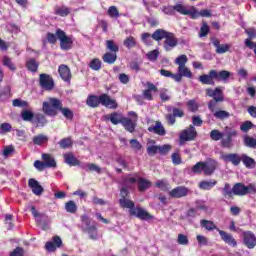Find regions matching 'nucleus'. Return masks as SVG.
Listing matches in <instances>:
<instances>
[{
	"instance_id": "obj_14",
	"label": "nucleus",
	"mask_w": 256,
	"mask_h": 256,
	"mask_svg": "<svg viewBox=\"0 0 256 256\" xmlns=\"http://www.w3.org/2000/svg\"><path fill=\"white\" fill-rule=\"evenodd\" d=\"M242 239L245 247L247 249H255L256 247V236L252 231L242 232Z\"/></svg>"
},
{
	"instance_id": "obj_36",
	"label": "nucleus",
	"mask_w": 256,
	"mask_h": 256,
	"mask_svg": "<svg viewBox=\"0 0 256 256\" xmlns=\"http://www.w3.org/2000/svg\"><path fill=\"white\" fill-rule=\"evenodd\" d=\"M200 225L201 227H203L204 229H206V231H219L220 229L215 225V223H213V221L210 220H201L200 221Z\"/></svg>"
},
{
	"instance_id": "obj_26",
	"label": "nucleus",
	"mask_w": 256,
	"mask_h": 256,
	"mask_svg": "<svg viewBox=\"0 0 256 256\" xmlns=\"http://www.w3.org/2000/svg\"><path fill=\"white\" fill-rule=\"evenodd\" d=\"M128 133H134L137 128V121L124 117L121 124Z\"/></svg>"
},
{
	"instance_id": "obj_29",
	"label": "nucleus",
	"mask_w": 256,
	"mask_h": 256,
	"mask_svg": "<svg viewBox=\"0 0 256 256\" xmlns=\"http://www.w3.org/2000/svg\"><path fill=\"white\" fill-rule=\"evenodd\" d=\"M86 105H88V107H92L93 109L99 107V105H101V95H89L86 100Z\"/></svg>"
},
{
	"instance_id": "obj_39",
	"label": "nucleus",
	"mask_w": 256,
	"mask_h": 256,
	"mask_svg": "<svg viewBox=\"0 0 256 256\" xmlns=\"http://www.w3.org/2000/svg\"><path fill=\"white\" fill-rule=\"evenodd\" d=\"M151 187V181L145 179V178H138V190L140 192L147 191Z\"/></svg>"
},
{
	"instance_id": "obj_51",
	"label": "nucleus",
	"mask_w": 256,
	"mask_h": 256,
	"mask_svg": "<svg viewBox=\"0 0 256 256\" xmlns=\"http://www.w3.org/2000/svg\"><path fill=\"white\" fill-rule=\"evenodd\" d=\"M2 63L4 65V67H7L8 69H10V71H16V67L15 64L13 63V60H11V58H9L8 56H4L2 59Z\"/></svg>"
},
{
	"instance_id": "obj_13",
	"label": "nucleus",
	"mask_w": 256,
	"mask_h": 256,
	"mask_svg": "<svg viewBox=\"0 0 256 256\" xmlns=\"http://www.w3.org/2000/svg\"><path fill=\"white\" fill-rule=\"evenodd\" d=\"M191 193V190L185 186H177L173 188L169 193V197L172 199H182V197H187Z\"/></svg>"
},
{
	"instance_id": "obj_28",
	"label": "nucleus",
	"mask_w": 256,
	"mask_h": 256,
	"mask_svg": "<svg viewBox=\"0 0 256 256\" xmlns=\"http://www.w3.org/2000/svg\"><path fill=\"white\" fill-rule=\"evenodd\" d=\"M150 133H155L156 135H160V137H165L167 135V131L161 122H156L155 126H151L148 128Z\"/></svg>"
},
{
	"instance_id": "obj_15",
	"label": "nucleus",
	"mask_w": 256,
	"mask_h": 256,
	"mask_svg": "<svg viewBox=\"0 0 256 256\" xmlns=\"http://www.w3.org/2000/svg\"><path fill=\"white\" fill-rule=\"evenodd\" d=\"M178 73L174 76V81L177 83H181L183 77H186L187 79H193V72L187 66H181L177 69Z\"/></svg>"
},
{
	"instance_id": "obj_61",
	"label": "nucleus",
	"mask_w": 256,
	"mask_h": 256,
	"mask_svg": "<svg viewBox=\"0 0 256 256\" xmlns=\"http://www.w3.org/2000/svg\"><path fill=\"white\" fill-rule=\"evenodd\" d=\"M89 67L93 69V71H99V69H101V60L95 58L93 59L90 64Z\"/></svg>"
},
{
	"instance_id": "obj_7",
	"label": "nucleus",
	"mask_w": 256,
	"mask_h": 256,
	"mask_svg": "<svg viewBox=\"0 0 256 256\" xmlns=\"http://www.w3.org/2000/svg\"><path fill=\"white\" fill-rule=\"evenodd\" d=\"M195 139H197V129L193 125L182 130L179 136L180 145H183L187 141H195Z\"/></svg>"
},
{
	"instance_id": "obj_43",
	"label": "nucleus",
	"mask_w": 256,
	"mask_h": 256,
	"mask_svg": "<svg viewBox=\"0 0 256 256\" xmlns=\"http://www.w3.org/2000/svg\"><path fill=\"white\" fill-rule=\"evenodd\" d=\"M81 221H82V230L85 232L88 229H91V227H94L95 225H91V218L87 215H82L81 216Z\"/></svg>"
},
{
	"instance_id": "obj_57",
	"label": "nucleus",
	"mask_w": 256,
	"mask_h": 256,
	"mask_svg": "<svg viewBox=\"0 0 256 256\" xmlns=\"http://www.w3.org/2000/svg\"><path fill=\"white\" fill-rule=\"evenodd\" d=\"M146 57L149 61H151L152 63H155V61H157V59H159V50H153L150 51L146 54Z\"/></svg>"
},
{
	"instance_id": "obj_41",
	"label": "nucleus",
	"mask_w": 256,
	"mask_h": 256,
	"mask_svg": "<svg viewBox=\"0 0 256 256\" xmlns=\"http://www.w3.org/2000/svg\"><path fill=\"white\" fill-rule=\"evenodd\" d=\"M102 59H103L104 63H108V65H113V63H115L117 61V54L107 52L102 56Z\"/></svg>"
},
{
	"instance_id": "obj_53",
	"label": "nucleus",
	"mask_w": 256,
	"mask_h": 256,
	"mask_svg": "<svg viewBox=\"0 0 256 256\" xmlns=\"http://www.w3.org/2000/svg\"><path fill=\"white\" fill-rule=\"evenodd\" d=\"M13 107H20L22 109H29V102L22 99H14L12 102Z\"/></svg>"
},
{
	"instance_id": "obj_35",
	"label": "nucleus",
	"mask_w": 256,
	"mask_h": 256,
	"mask_svg": "<svg viewBox=\"0 0 256 256\" xmlns=\"http://www.w3.org/2000/svg\"><path fill=\"white\" fill-rule=\"evenodd\" d=\"M168 35H169V31L163 30V29H157L152 34V39H154V41H163V39H165Z\"/></svg>"
},
{
	"instance_id": "obj_48",
	"label": "nucleus",
	"mask_w": 256,
	"mask_h": 256,
	"mask_svg": "<svg viewBox=\"0 0 256 256\" xmlns=\"http://www.w3.org/2000/svg\"><path fill=\"white\" fill-rule=\"evenodd\" d=\"M123 45L127 49H133V47L137 46V40H135V37L129 36L124 40Z\"/></svg>"
},
{
	"instance_id": "obj_5",
	"label": "nucleus",
	"mask_w": 256,
	"mask_h": 256,
	"mask_svg": "<svg viewBox=\"0 0 256 256\" xmlns=\"http://www.w3.org/2000/svg\"><path fill=\"white\" fill-rule=\"evenodd\" d=\"M56 36L60 41V48L62 51H69V49L73 47V38L71 36H67L65 31L57 29Z\"/></svg>"
},
{
	"instance_id": "obj_33",
	"label": "nucleus",
	"mask_w": 256,
	"mask_h": 256,
	"mask_svg": "<svg viewBox=\"0 0 256 256\" xmlns=\"http://www.w3.org/2000/svg\"><path fill=\"white\" fill-rule=\"evenodd\" d=\"M219 191H221L225 199H233L234 192L231 184L225 183L223 188H219Z\"/></svg>"
},
{
	"instance_id": "obj_30",
	"label": "nucleus",
	"mask_w": 256,
	"mask_h": 256,
	"mask_svg": "<svg viewBox=\"0 0 256 256\" xmlns=\"http://www.w3.org/2000/svg\"><path fill=\"white\" fill-rule=\"evenodd\" d=\"M64 161L67 163V165H70V167H77V165H80L79 159L73 155V153H66L64 154Z\"/></svg>"
},
{
	"instance_id": "obj_62",
	"label": "nucleus",
	"mask_w": 256,
	"mask_h": 256,
	"mask_svg": "<svg viewBox=\"0 0 256 256\" xmlns=\"http://www.w3.org/2000/svg\"><path fill=\"white\" fill-rule=\"evenodd\" d=\"M84 233H88L90 239H97V226H92L88 230L84 231Z\"/></svg>"
},
{
	"instance_id": "obj_45",
	"label": "nucleus",
	"mask_w": 256,
	"mask_h": 256,
	"mask_svg": "<svg viewBox=\"0 0 256 256\" xmlns=\"http://www.w3.org/2000/svg\"><path fill=\"white\" fill-rule=\"evenodd\" d=\"M77 204L75 203V201L70 200L68 202L65 203V211L67 213H71V214H75L77 213Z\"/></svg>"
},
{
	"instance_id": "obj_22",
	"label": "nucleus",
	"mask_w": 256,
	"mask_h": 256,
	"mask_svg": "<svg viewBox=\"0 0 256 256\" xmlns=\"http://www.w3.org/2000/svg\"><path fill=\"white\" fill-rule=\"evenodd\" d=\"M218 233H219L222 241H224V243H226L227 245H230L231 247H237V240H235V238H233V235H231L223 230H218Z\"/></svg>"
},
{
	"instance_id": "obj_8",
	"label": "nucleus",
	"mask_w": 256,
	"mask_h": 256,
	"mask_svg": "<svg viewBox=\"0 0 256 256\" xmlns=\"http://www.w3.org/2000/svg\"><path fill=\"white\" fill-rule=\"evenodd\" d=\"M39 85L41 89H44V91H53V89H55V81L49 74H40Z\"/></svg>"
},
{
	"instance_id": "obj_50",
	"label": "nucleus",
	"mask_w": 256,
	"mask_h": 256,
	"mask_svg": "<svg viewBox=\"0 0 256 256\" xmlns=\"http://www.w3.org/2000/svg\"><path fill=\"white\" fill-rule=\"evenodd\" d=\"M34 117L38 127H45L47 125L48 121L44 114H36Z\"/></svg>"
},
{
	"instance_id": "obj_11",
	"label": "nucleus",
	"mask_w": 256,
	"mask_h": 256,
	"mask_svg": "<svg viewBox=\"0 0 256 256\" xmlns=\"http://www.w3.org/2000/svg\"><path fill=\"white\" fill-rule=\"evenodd\" d=\"M223 87L218 86L215 89L207 88L206 89V95L208 97H212L216 103H222V101H225V96L223 95Z\"/></svg>"
},
{
	"instance_id": "obj_18",
	"label": "nucleus",
	"mask_w": 256,
	"mask_h": 256,
	"mask_svg": "<svg viewBox=\"0 0 256 256\" xmlns=\"http://www.w3.org/2000/svg\"><path fill=\"white\" fill-rule=\"evenodd\" d=\"M61 245H63L61 237L54 236L52 241L46 242L45 249L46 251H49V253H53L54 251H57V247H61Z\"/></svg>"
},
{
	"instance_id": "obj_59",
	"label": "nucleus",
	"mask_w": 256,
	"mask_h": 256,
	"mask_svg": "<svg viewBox=\"0 0 256 256\" xmlns=\"http://www.w3.org/2000/svg\"><path fill=\"white\" fill-rule=\"evenodd\" d=\"M250 129H253L252 121H245L240 125V130H242L243 133H249Z\"/></svg>"
},
{
	"instance_id": "obj_64",
	"label": "nucleus",
	"mask_w": 256,
	"mask_h": 256,
	"mask_svg": "<svg viewBox=\"0 0 256 256\" xmlns=\"http://www.w3.org/2000/svg\"><path fill=\"white\" fill-rule=\"evenodd\" d=\"M10 256H25V250L21 247H16L11 253Z\"/></svg>"
},
{
	"instance_id": "obj_63",
	"label": "nucleus",
	"mask_w": 256,
	"mask_h": 256,
	"mask_svg": "<svg viewBox=\"0 0 256 256\" xmlns=\"http://www.w3.org/2000/svg\"><path fill=\"white\" fill-rule=\"evenodd\" d=\"M192 171H193L196 175H201V173H203V162H197V163L192 167Z\"/></svg>"
},
{
	"instance_id": "obj_4",
	"label": "nucleus",
	"mask_w": 256,
	"mask_h": 256,
	"mask_svg": "<svg viewBox=\"0 0 256 256\" xmlns=\"http://www.w3.org/2000/svg\"><path fill=\"white\" fill-rule=\"evenodd\" d=\"M119 203L120 207H122L123 209H129V214L133 217H137L142 221H149V219H153V216L149 214V212L141 207H135V202L128 198H120Z\"/></svg>"
},
{
	"instance_id": "obj_60",
	"label": "nucleus",
	"mask_w": 256,
	"mask_h": 256,
	"mask_svg": "<svg viewBox=\"0 0 256 256\" xmlns=\"http://www.w3.org/2000/svg\"><path fill=\"white\" fill-rule=\"evenodd\" d=\"M246 195H256V185L255 183H250L249 185H245Z\"/></svg>"
},
{
	"instance_id": "obj_23",
	"label": "nucleus",
	"mask_w": 256,
	"mask_h": 256,
	"mask_svg": "<svg viewBox=\"0 0 256 256\" xmlns=\"http://www.w3.org/2000/svg\"><path fill=\"white\" fill-rule=\"evenodd\" d=\"M28 187H30V189L32 190V193H34V195H42L43 194V186H41V184H39V182L33 178H30L28 181Z\"/></svg>"
},
{
	"instance_id": "obj_37",
	"label": "nucleus",
	"mask_w": 256,
	"mask_h": 256,
	"mask_svg": "<svg viewBox=\"0 0 256 256\" xmlns=\"http://www.w3.org/2000/svg\"><path fill=\"white\" fill-rule=\"evenodd\" d=\"M46 143H49V137L47 135L44 134H39L34 136L33 138V144L34 145H46Z\"/></svg>"
},
{
	"instance_id": "obj_32",
	"label": "nucleus",
	"mask_w": 256,
	"mask_h": 256,
	"mask_svg": "<svg viewBox=\"0 0 256 256\" xmlns=\"http://www.w3.org/2000/svg\"><path fill=\"white\" fill-rule=\"evenodd\" d=\"M71 13V8L62 5L54 7V15H59V17H67Z\"/></svg>"
},
{
	"instance_id": "obj_27",
	"label": "nucleus",
	"mask_w": 256,
	"mask_h": 256,
	"mask_svg": "<svg viewBox=\"0 0 256 256\" xmlns=\"http://www.w3.org/2000/svg\"><path fill=\"white\" fill-rule=\"evenodd\" d=\"M42 161L46 165V169H55L57 167V161L51 154H42Z\"/></svg>"
},
{
	"instance_id": "obj_42",
	"label": "nucleus",
	"mask_w": 256,
	"mask_h": 256,
	"mask_svg": "<svg viewBox=\"0 0 256 256\" xmlns=\"http://www.w3.org/2000/svg\"><path fill=\"white\" fill-rule=\"evenodd\" d=\"M243 141L246 147H250L251 149H256V138H253L249 135H244Z\"/></svg>"
},
{
	"instance_id": "obj_55",
	"label": "nucleus",
	"mask_w": 256,
	"mask_h": 256,
	"mask_svg": "<svg viewBox=\"0 0 256 256\" xmlns=\"http://www.w3.org/2000/svg\"><path fill=\"white\" fill-rule=\"evenodd\" d=\"M59 145L61 149H69V147H73V140H71V137L63 138L59 141Z\"/></svg>"
},
{
	"instance_id": "obj_25",
	"label": "nucleus",
	"mask_w": 256,
	"mask_h": 256,
	"mask_svg": "<svg viewBox=\"0 0 256 256\" xmlns=\"http://www.w3.org/2000/svg\"><path fill=\"white\" fill-rule=\"evenodd\" d=\"M215 169H217V162L215 160H209L203 162V173L204 175H211L215 173Z\"/></svg>"
},
{
	"instance_id": "obj_38",
	"label": "nucleus",
	"mask_w": 256,
	"mask_h": 256,
	"mask_svg": "<svg viewBox=\"0 0 256 256\" xmlns=\"http://www.w3.org/2000/svg\"><path fill=\"white\" fill-rule=\"evenodd\" d=\"M26 68L28 69V71H31V73H37V70L39 69V62H37L35 58H30L26 62Z\"/></svg>"
},
{
	"instance_id": "obj_20",
	"label": "nucleus",
	"mask_w": 256,
	"mask_h": 256,
	"mask_svg": "<svg viewBox=\"0 0 256 256\" xmlns=\"http://www.w3.org/2000/svg\"><path fill=\"white\" fill-rule=\"evenodd\" d=\"M211 43L216 48V53L218 55H223V53H227V51L231 49V44H221V42L217 38H212Z\"/></svg>"
},
{
	"instance_id": "obj_3",
	"label": "nucleus",
	"mask_w": 256,
	"mask_h": 256,
	"mask_svg": "<svg viewBox=\"0 0 256 256\" xmlns=\"http://www.w3.org/2000/svg\"><path fill=\"white\" fill-rule=\"evenodd\" d=\"M231 75H233V73L227 70L217 71L212 69L208 72V74L200 75L198 81L202 83V85H215V81L217 83H229Z\"/></svg>"
},
{
	"instance_id": "obj_12",
	"label": "nucleus",
	"mask_w": 256,
	"mask_h": 256,
	"mask_svg": "<svg viewBox=\"0 0 256 256\" xmlns=\"http://www.w3.org/2000/svg\"><path fill=\"white\" fill-rule=\"evenodd\" d=\"M179 45V40L175 37L173 32H169L168 35L164 38L163 48L166 51H173L175 47Z\"/></svg>"
},
{
	"instance_id": "obj_31",
	"label": "nucleus",
	"mask_w": 256,
	"mask_h": 256,
	"mask_svg": "<svg viewBox=\"0 0 256 256\" xmlns=\"http://www.w3.org/2000/svg\"><path fill=\"white\" fill-rule=\"evenodd\" d=\"M217 185V180H203L199 183V189L202 191H211Z\"/></svg>"
},
{
	"instance_id": "obj_54",
	"label": "nucleus",
	"mask_w": 256,
	"mask_h": 256,
	"mask_svg": "<svg viewBox=\"0 0 256 256\" xmlns=\"http://www.w3.org/2000/svg\"><path fill=\"white\" fill-rule=\"evenodd\" d=\"M21 118L23 121H33L35 114L31 110H22Z\"/></svg>"
},
{
	"instance_id": "obj_17",
	"label": "nucleus",
	"mask_w": 256,
	"mask_h": 256,
	"mask_svg": "<svg viewBox=\"0 0 256 256\" xmlns=\"http://www.w3.org/2000/svg\"><path fill=\"white\" fill-rule=\"evenodd\" d=\"M125 116L119 112H112L111 114H106L103 116L104 121H110L112 125H121L123 123Z\"/></svg>"
},
{
	"instance_id": "obj_19",
	"label": "nucleus",
	"mask_w": 256,
	"mask_h": 256,
	"mask_svg": "<svg viewBox=\"0 0 256 256\" xmlns=\"http://www.w3.org/2000/svg\"><path fill=\"white\" fill-rule=\"evenodd\" d=\"M221 157L223 161H225L226 163H232V165L237 167L241 163L242 154L239 155L237 153H230V154H224Z\"/></svg>"
},
{
	"instance_id": "obj_52",
	"label": "nucleus",
	"mask_w": 256,
	"mask_h": 256,
	"mask_svg": "<svg viewBox=\"0 0 256 256\" xmlns=\"http://www.w3.org/2000/svg\"><path fill=\"white\" fill-rule=\"evenodd\" d=\"M188 61L189 59L187 58V55L182 54L174 60V63L178 65V67H185Z\"/></svg>"
},
{
	"instance_id": "obj_47",
	"label": "nucleus",
	"mask_w": 256,
	"mask_h": 256,
	"mask_svg": "<svg viewBox=\"0 0 256 256\" xmlns=\"http://www.w3.org/2000/svg\"><path fill=\"white\" fill-rule=\"evenodd\" d=\"M106 49L110 51L111 53H118L119 51V45L115 43V40H107L106 41Z\"/></svg>"
},
{
	"instance_id": "obj_40",
	"label": "nucleus",
	"mask_w": 256,
	"mask_h": 256,
	"mask_svg": "<svg viewBox=\"0 0 256 256\" xmlns=\"http://www.w3.org/2000/svg\"><path fill=\"white\" fill-rule=\"evenodd\" d=\"M234 195H238V197H244L246 195L245 185L243 183H236L233 186Z\"/></svg>"
},
{
	"instance_id": "obj_46",
	"label": "nucleus",
	"mask_w": 256,
	"mask_h": 256,
	"mask_svg": "<svg viewBox=\"0 0 256 256\" xmlns=\"http://www.w3.org/2000/svg\"><path fill=\"white\" fill-rule=\"evenodd\" d=\"M230 115L231 114L225 110H218L213 113V117H215V119H219L220 121L229 119Z\"/></svg>"
},
{
	"instance_id": "obj_16",
	"label": "nucleus",
	"mask_w": 256,
	"mask_h": 256,
	"mask_svg": "<svg viewBox=\"0 0 256 256\" xmlns=\"http://www.w3.org/2000/svg\"><path fill=\"white\" fill-rule=\"evenodd\" d=\"M100 102L101 105L107 109H117V107H119L117 100L111 98L108 94L100 95Z\"/></svg>"
},
{
	"instance_id": "obj_6",
	"label": "nucleus",
	"mask_w": 256,
	"mask_h": 256,
	"mask_svg": "<svg viewBox=\"0 0 256 256\" xmlns=\"http://www.w3.org/2000/svg\"><path fill=\"white\" fill-rule=\"evenodd\" d=\"M166 111H168L169 114L165 115V119L168 123V125H173L176 123V117H185V112L182 109H179L177 107L173 106H167ZM172 113V114H171Z\"/></svg>"
},
{
	"instance_id": "obj_58",
	"label": "nucleus",
	"mask_w": 256,
	"mask_h": 256,
	"mask_svg": "<svg viewBox=\"0 0 256 256\" xmlns=\"http://www.w3.org/2000/svg\"><path fill=\"white\" fill-rule=\"evenodd\" d=\"M141 39L144 45H153V35H150L148 32L143 33Z\"/></svg>"
},
{
	"instance_id": "obj_9",
	"label": "nucleus",
	"mask_w": 256,
	"mask_h": 256,
	"mask_svg": "<svg viewBox=\"0 0 256 256\" xmlns=\"http://www.w3.org/2000/svg\"><path fill=\"white\" fill-rule=\"evenodd\" d=\"M188 6L183 4H176L174 6L168 5L164 6L162 11L165 15H175L176 13H180V15H187Z\"/></svg>"
},
{
	"instance_id": "obj_34",
	"label": "nucleus",
	"mask_w": 256,
	"mask_h": 256,
	"mask_svg": "<svg viewBox=\"0 0 256 256\" xmlns=\"http://www.w3.org/2000/svg\"><path fill=\"white\" fill-rule=\"evenodd\" d=\"M241 161L246 169H255V166H256L255 159L247 156V154H242Z\"/></svg>"
},
{
	"instance_id": "obj_49",
	"label": "nucleus",
	"mask_w": 256,
	"mask_h": 256,
	"mask_svg": "<svg viewBox=\"0 0 256 256\" xmlns=\"http://www.w3.org/2000/svg\"><path fill=\"white\" fill-rule=\"evenodd\" d=\"M186 106L188 108V111H190L191 113H197V111H199V103H197V101L194 99L189 100L186 103Z\"/></svg>"
},
{
	"instance_id": "obj_1",
	"label": "nucleus",
	"mask_w": 256,
	"mask_h": 256,
	"mask_svg": "<svg viewBox=\"0 0 256 256\" xmlns=\"http://www.w3.org/2000/svg\"><path fill=\"white\" fill-rule=\"evenodd\" d=\"M42 111L48 117H57L59 111L62 113L63 117L68 121H73V110L63 107V101L58 98H48V101H44L42 104Z\"/></svg>"
},
{
	"instance_id": "obj_2",
	"label": "nucleus",
	"mask_w": 256,
	"mask_h": 256,
	"mask_svg": "<svg viewBox=\"0 0 256 256\" xmlns=\"http://www.w3.org/2000/svg\"><path fill=\"white\" fill-rule=\"evenodd\" d=\"M239 137V131L226 126L224 131L221 132L217 129H214L210 132V138L212 141H221V147L224 149H231L233 147V140Z\"/></svg>"
},
{
	"instance_id": "obj_44",
	"label": "nucleus",
	"mask_w": 256,
	"mask_h": 256,
	"mask_svg": "<svg viewBox=\"0 0 256 256\" xmlns=\"http://www.w3.org/2000/svg\"><path fill=\"white\" fill-rule=\"evenodd\" d=\"M82 169H84V171H95V173L101 174V168L93 163H86L83 164Z\"/></svg>"
},
{
	"instance_id": "obj_56",
	"label": "nucleus",
	"mask_w": 256,
	"mask_h": 256,
	"mask_svg": "<svg viewBox=\"0 0 256 256\" xmlns=\"http://www.w3.org/2000/svg\"><path fill=\"white\" fill-rule=\"evenodd\" d=\"M139 182V177L137 175L132 176L129 174L124 178V185H135V183Z\"/></svg>"
},
{
	"instance_id": "obj_10",
	"label": "nucleus",
	"mask_w": 256,
	"mask_h": 256,
	"mask_svg": "<svg viewBox=\"0 0 256 256\" xmlns=\"http://www.w3.org/2000/svg\"><path fill=\"white\" fill-rule=\"evenodd\" d=\"M186 15H189L190 19H199V17H213L211 10L203 9L199 11L195 6H188Z\"/></svg>"
},
{
	"instance_id": "obj_24",
	"label": "nucleus",
	"mask_w": 256,
	"mask_h": 256,
	"mask_svg": "<svg viewBox=\"0 0 256 256\" xmlns=\"http://www.w3.org/2000/svg\"><path fill=\"white\" fill-rule=\"evenodd\" d=\"M58 73L63 81L68 83L71 81V69L65 64H62L58 68Z\"/></svg>"
},
{
	"instance_id": "obj_21",
	"label": "nucleus",
	"mask_w": 256,
	"mask_h": 256,
	"mask_svg": "<svg viewBox=\"0 0 256 256\" xmlns=\"http://www.w3.org/2000/svg\"><path fill=\"white\" fill-rule=\"evenodd\" d=\"M146 87L147 89L143 91V97L144 99H147V101H153L152 93H157V86L151 82H146Z\"/></svg>"
}]
</instances>
